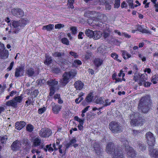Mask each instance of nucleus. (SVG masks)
Here are the masks:
<instances>
[{
	"label": "nucleus",
	"instance_id": "774afa93",
	"mask_svg": "<svg viewBox=\"0 0 158 158\" xmlns=\"http://www.w3.org/2000/svg\"><path fill=\"white\" fill-rule=\"evenodd\" d=\"M76 141L77 140L73 138L70 141V143L72 146L73 144H74V143H75Z\"/></svg>",
	"mask_w": 158,
	"mask_h": 158
},
{
	"label": "nucleus",
	"instance_id": "0eeeda50",
	"mask_svg": "<svg viewBox=\"0 0 158 158\" xmlns=\"http://www.w3.org/2000/svg\"><path fill=\"white\" fill-rule=\"evenodd\" d=\"M150 98L148 96L143 97L139 101L138 105V108H142L144 106H149L150 103Z\"/></svg>",
	"mask_w": 158,
	"mask_h": 158
},
{
	"label": "nucleus",
	"instance_id": "1a4fd4ad",
	"mask_svg": "<svg viewBox=\"0 0 158 158\" xmlns=\"http://www.w3.org/2000/svg\"><path fill=\"white\" fill-rule=\"evenodd\" d=\"M39 135L42 137H48L52 134L51 130L46 128H42L39 131Z\"/></svg>",
	"mask_w": 158,
	"mask_h": 158
},
{
	"label": "nucleus",
	"instance_id": "f704fd0d",
	"mask_svg": "<svg viewBox=\"0 0 158 158\" xmlns=\"http://www.w3.org/2000/svg\"><path fill=\"white\" fill-rule=\"evenodd\" d=\"M122 52L123 58L124 59H128L131 56V55L128 53L126 51L123 50L122 51Z\"/></svg>",
	"mask_w": 158,
	"mask_h": 158
},
{
	"label": "nucleus",
	"instance_id": "09e8293b",
	"mask_svg": "<svg viewBox=\"0 0 158 158\" xmlns=\"http://www.w3.org/2000/svg\"><path fill=\"white\" fill-rule=\"evenodd\" d=\"M120 5V0H115L114 2V7L115 8H118Z\"/></svg>",
	"mask_w": 158,
	"mask_h": 158
},
{
	"label": "nucleus",
	"instance_id": "3c124183",
	"mask_svg": "<svg viewBox=\"0 0 158 158\" xmlns=\"http://www.w3.org/2000/svg\"><path fill=\"white\" fill-rule=\"evenodd\" d=\"M74 119L78 122L80 123H82V124H83L84 121V119H82L79 118L77 116H75L74 117Z\"/></svg>",
	"mask_w": 158,
	"mask_h": 158
},
{
	"label": "nucleus",
	"instance_id": "4d7b16f0",
	"mask_svg": "<svg viewBox=\"0 0 158 158\" xmlns=\"http://www.w3.org/2000/svg\"><path fill=\"white\" fill-rule=\"evenodd\" d=\"M71 30L72 31V34L74 35L77 33V28L75 27H71Z\"/></svg>",
	"mask_w": 158,
	"mask_h": 158
},
{
	"label": "nucleus",
	"instance_id": "cd10ccee",
	"mask_svg": "<svg viewBox=\"0 0 158 158\" xmlns=\"http://www.w3.org/2000/svg\"><path fill=\"white\" fill-rule=\"evenodd\" d=\"M54 25L52 24H49L47 25L44 26L42 27L43 30H47L48 31H50L54 28Z\"/></svg>",
	"mask_w": 158,
	"mask_h": 158
},
{
	"label": "nucleus",
	"instance_id": "de8ad7c7",
	"mask_svg": "<svg viewBox=\"0 0 158 158\" xmlns=\"http://www.w3.org/2000/svg\"><path fill=\"white\" fill-rule=\"evenodd\" d=\"M102 35L105 39L107 40L110 35V34L106 31H104L102 34Z\"/></svg>",
	"mask_w": 158,
	"mask_h": 158
},
{
	"label": "nucleus",
	"instance_id": "c03bdc74",
	"mask_svg": "<svg viewBox=\"0 0 158 158\" xmlns=\"http://www.w3.org/2000/svg\"><path fill=\"white\" fill-rule=\"evenodd\" d=\"M96 103L98 104H102L104 103V100L101 97L98 98L95 101Z\"/></svg>",
	"mask_w": 158,
	"mask_h": 158
},
{
	"label": "nucleus",
	"instance_id": "dca6fc26",
	"mask_svg": "<svg viewBox=\"0 0 158 158\" xmlns=\"http://www.w3.org/2000/svg\"><path fill=\"white\" fill-rule=\"evenodd\" d=\"M94 151L98 155H100L102 153V149L100 147L99 143H95L93 144Z\"/></svg>",
	"mask_w": 158,
	"mask_h": 158
},
{
	"label": "nucleus",
	"instance_id": "4c0bfd02",
	"mask_svg": "<svg viewBox=\"0 0 158 158\" xmlns=\"http://www.w3.org/2000/svg\"><path fill=\"white\" fill-rule=\"evenodd\" d=\"M33 126L31 124H28L26 126V130L29 132H31L33 130Z\"/></svg>",
	"mask_w": 158,
	"mask_h": 158
},
{
	"label": "nucleus",
	"instance_id": "58836bf2",
	"mask_svg": "<svg viewBox=\"0 0 158 158\" xmlns=\"http://www.w3.org/2000/svg\"><path fill=\"white\" fill-rule=\"evenodd\" d=\"M81 62L80 60H76L74 61L73 65V66L77 67L78 65H81Z\"/></svg>",
	"mask_w": 158,
	"mask_h": 158
},
{
	"label": "nucleus",
	"instance_id": "ddd939ff",
	"mask_svg": "<svg viewBox=\"0 0 158 158\" xmlns=\"http://www.w3.org/2000/svg\"><path fill=\"white\" fill-rule=\"evenodd\" d=\"M11 12L14 16L17 17H21L24 15V13L20 9L14 8L11 10Z\"/></svg>",
	"mask_w": 158,
	"mask_h": 158
},
{
	"label": "nucleus",
	"instance_id": "052dcab7",
	"mask_svg": "<svg viewBox=\"0 0 158 158\" xmlns=\"http://www.w3.org/2000/svg\"><path fill=\"white\" fill-rule=\"evenodd\" d=\"M151 84V83L148 82V81H145L144 83H143V85L145 87H149L150 86V85Z\"/></svg>",
	"mask_w": 158,
	"mask_h": 158
},
{
	"label": "nucleus",
	"instance_id": "5701e85b",
	"mask_svg": "<svg viewBox=\"0 0 158 158\" xmlns=\"http://www.w3.org/2000/svg\"><path fill=\"white\" fill-rule=\"evenodd\" d=\"M103 63V60L100 58H97L94 59V64L97 67H99L101 66Z\"/></svg>",
	"mask_w": 158,
	"mask_h": 158
},
{
	"label": "nucleus",
	"instance_id": "2eb2a0df",
	"mask_svg": "<svg viewBox=\"0 0 158 158\" xmlns=\"http://www.w3.org/2000/svg\"><path fill=\"white\" fill-rule=\"evenodd\" d=\"M24 73V68L23 66H20L15 69V76L18 77L23 75Z\"/></svg>",
	"mask_w": 158,
	"mask_h": 158
},
{
	"label": "nucleus",
	"instance_id": "473e14b6",
	"mask_svg": "<svg viewBox=\"0 0 158 158\" xmlns=\"http://www.w3.org/2000/svg\"><path fill=\"white\" fill-rule=\"evenodd\" d=\"M138 146L139 148V149L142 151L145 150L146 148L145 145L142 142H139L138 143Z\"/></svg>",
	"mask_w": 158,
	"mask_h": 158
},
{
	"label": "nucleus",
	"instance_id": "49530a36",
	"mask_svg": "<svg viewBox=\"0 0 158 158\" xmlns=\"http://www.w3.org/2000/svg\"><path fill=\"white\" fill-rule=\"evenodd\" d=\"M139 74H137L135 73V75L133 79L135 81V82L138 81V80H139V79L140 76Z\"/></svg>",
	"mask_w": 158,
	"mask_h": 158
},
{
	"label": "nucleus",
	"instance_id": "f8f14e48",
	"mask_svg": "<svg viewBox=\"0 0 158 158\" xmlns=\"http://www.w3.org/2000/svg\"><path fill=\"white\" fill-rule=\"evenodd\" d=\"M32 146L35 147L40 146V148L42 149L44 147V144L39 137L35 138L33 140Z\"/></svg>",
	"mask_w": 158,
	"mask_h": 158
},
{
	"label": "nucleus",
	"instance_id": "b1692460",
	"mask_svg": "<svg viewBox=\"0 0 158 158\" xmlns=\"http://www.w3.org/2000/svg\"><path fill=\"white\" fill-rule=\"evenodd\" d=\"M137 31L141 32L143 33H147L151 34V32L148 30L144 29L143 27L141 25H139L137 26Z\"/></svg>",
	"mask_w": 158,
	"mask_h": 158
},
{
	"label": "nucleus",
	"instance_id": "bb28decb",
	"mask_svg": "<svg viewBox=\"0 0 158 158\" xmlns=\"http://www.w3.org/2000/svg\"><path fill=\"white\" fill-rule=\"evenodd\" d=\"M102 33L100 31H94L93 38L95 40L99 39L102 35Z\"/></svg>",
	"mask_w": 158,
	"mask_h": 158
},
{
	"label": "nucleus",
	"instance_id": "69168bd1",
	"mask_svg": "<svg viewBox=\"0 0 158 158\" xmlns=\"http://www.w3.org/2000/svg\"><path fill=\"white\" fill-rule=\"evenodd\" d=\"M110 103L111 102H109L108 99H106L105 101V104H104L103 106H106L110 105Z\"/></svg>",
	"mask_w": 158,
	"mask_h": 158
},
{
	"label": "nucleus",
	"instance_id": "6ab92c4d",
	"mask_svg": "<svg viewBox=\"0 0 158 158\" xmlns=\"http://www.w3.org/2000/svg\"><path fill=\"white\" fill-rule=\"evenodd\" d=\"M147 80V75L146 74H142L140 76L139 79V81L138 83L140 85H143V83L146 81Z\"/></svg>",
	"mask_w": 158,
	"mask_h": 158
},
{
	"label": "nucleus",
	"instance_id": "0e129e2a",
	"mask_svg": "<svg viewBox=\"0 0 158 158\" xmlns=\"http://www.w3.org/2000/svg\"><path fill=\"white\" fill-rule=\"evenodd\" d=\"M98 52L100 53H103L105 51V49L103 48L102 47H99L97 50Z\"/></svg>",
	"mask_w": 158,
	"mask_h": 158
},
{
	"label": "nucleus",
	"instance_id": "5fc2aeb1",
	"mask_svg": "<svg viewBox=\"0 0 158 158\" xmlns=\"http://www.w3.org/2000/svg\"><path fill=\"white\" fill-rule=\"evenodd\" d=\"M70 54L72 56H73L74 58H77L78 57V55L77 53L73 51H71L69 52Z\"/></svg>",
	"mask_w": 158,
	"mask_h": 158
},
{
	"label": "nucleus",
	"instance_id": "4468645a",
	"mask_svg": "<svg viewBox=\"0 0 158 158\" xmlns=\"http://www.w3.org/2000/svg\"><path fill=\"white\" fill-rule=\"evenodd\" d=\"M88 13L91 15H94V17L98 19L104 20L106 18V16L105 15L100 13H96L95 11H88Z\"/></svg>",
	"mask_w": 158,
	"mask_h": 158
},
{
	"label": "nucleus",
	"instance_id": "6e6d98bb",
	"mask_svg": "<svg viewBox=\"0 0 158 158\" xmlns=\"http://www.w3.org/2000/svg\"><path fill=\"white\" fill-rule=\"evenodd\" d=\"M141 132V130H133L132 133L134 135L136 136L139 135Z\"/></svg>",
	"mask_w": 158,
	"mask_h": 158
},
{
	"label": "nucleus",
	"instance_id": "9b49d317",
	"mask_svg": "<svg viewBox=\"0 0 158 158\" xmlns=\"http://www.w3.org/2000/svg\"><path fill=\"white\" fill-rule=\"evenodd\" d=\"M4 49V45L0 42V58L1 59H5L8 57V51Z\"/></svg>",
	"mask_w": 158,
	"mask_h": 158
},
{
	"label": "nucleus",
	"instance_id": "412c9836",
	"mask_svg": "<svg viewBox=\"0 0 158 158\" xmlns=\"http://www.w3.org/2000/svg\"><path fill=\"white\" fill-rule=\"evenodd\" d=\"M20 145V144L19 141H15L11 145V148L14 151L17 150L19 148Z\"/></svg>",
	"mask_w": 158,
	"mask_h": 158
},
{
	"label": "nucleus",
	"instance_id": "e2e57ef3",
	"mask_svg": "<svg viewBox=\"0 0 158 158\" xmlns=\"http://www.w3.org/2000/svg\"><path fill=\"white\" fill-rule=\"evenodd\" d=\"M84 36V33L82 32H80L78 35V38L79 39H82Z\"/></svg>",
	"mask_w": 158,
	"mask_h": 158
},
{
	"label": "nucleus",
	"instance_id": "c9c22d12",
	"mask_svg": "<svg viewBox=\"0 0 158 158\" xmlns=\"http://www.w3.org/2000/svg\"><path fill=\"white\" fill-rule=\"evenodd\" d=\"M52 55L55 57H60L64 56V53L62 52H55L52 53Z\"/></svg>",
	"mask_w": 158,
	"mask_h": 158
},
{
	"label": "nucleus",
	"instance_id": "680f3d73",
	"mask_svg": "<svg viewBox=\"0 0 158 158\" xmlns=\"http://www.w3.org/2000/svg\"><path fill=\"white\" fill-rule=\"evenodd\" d=\"M83 99V98H79L78 97L75 100V102L77 103L78 104L80 102H81L82 100Z\"/></svg>",
	"mask_w": 158,
	"mask_h": 158
},
{
	"label": "nucleus",
	"instance_id": "338daca9",
	"mask_svg": "<svg viewBox=\"0 0 158 158\" xmlns=\"http://www.w3.org/2000/svg\"><path fill=\"white\" fill-rule=\"evenodd\" d=\"M133 70L134 71H135V73H136L137 71L138 70V69L137 65L136 64H135L133 65Z\"/></svg>",
	"mask_w": 158,
	"mask_h": 158
},
{
	"label": "nucleus",
	"instance_id": "a19ab883",
	"mask_svg": "<svg viewBox=\"0 0 158 158\" xmlns=\"http://www.w3.org/2000/svg\"><path fill=\"white\" fill-rule=\"evenodd\" d=\"M111 56L115 60H116L120 62L121 61L118 59V56L115 53H113L111 54Z\"/></svg>",
	"mask_w": 158,
	"mask_h": 158
},
{
	"label": "nucleus",
	"instance_id": "603ef678",
	"mask_svg": "<svg viewBox=\"0 0 158 158\" xmlns=\"http://www.w3.org/2000/svg\"><path fill=\"white\" fill-rule=\"evenodd\" d=\"M152 82L153 84H155L157 83V81H158V77L156 76H154L152 80Z\"/></svg>",
	"mask_w": 158,
	"mask_h": 158
},
{
	"label": "nucleus",
	"instance_id": "423d86ee",
	"mask_svg": "<svg viewBox=\"0 0 158 158\" xmlns=\"http://www.w3.org/2000/svg\"><path fill=\"white\" fill-rule=\"evenodd\" d=\"M48 85L50 86V89L49 95L52 96L54 94L56 90V86L58 84V82L55 80L51 79L47 81Z\"/></svg>",
	"mask_w": 158,
	"mask_h": 158
},
{
	"label": "nucleus",
	"instance_id": "e433bc0d",
	"mask_svg": "<svg viewBox=\"0 0 158 158\" xmlns=\"http://www.w3.org/2000/svg\"><path fill=\"white\" fill-rule=\"evenodd\" d=\"M68 73L69 74L71 78L74 77L77 74V71L75 70H72Z\"/></svg>",
	"mask_w": 158,
	"mask_h": 158
},
{
	"label": "nucleus",
	"instance_id": "2f4dec72",
	"mask_svg": "<svg viewBox=\"0 0 158 158\" xmlns=\"http://www.w3.org/2000/svg\"><path fill=\"white\" fill-rule=\"evenodd\" d=\"M21 26V27L23 28L26 24L29 22V21L27 18L19 20Z\"/></svg>",
	"mask_w": 158,
	"mask_h": 158
},
{
	"label": "nucleus",
	"instance_id": "9d476101",
	"mask_svg": "<svg viewBox=\"0 0 158 158\" xmlns=\"http://www.w3.org/2000/svg\"><path fill=\"white\" fill-rule=\"evenodd\" d=\"M71 79L70 75L68 72H65L63 75V78L60 81L61 85L65 86L69 81V80Z\"/></svg>",
	"mask_w": 158,
	"mask_h": 158
},
{
	"label": "nucleus",
	"instance_id": "bf43d9fd",
	"mask_svg": "<svg viewBox=\"0 0 158 158\" xmlns=\"http://www.w3.org/2000/svg\"><path fill=\"white\" fill-rule=\"evenodd\" d=\"M64 25L61 24H57L55 25V28L56 29H60L62 27H64Z\"/></svg>",
	"mask_w": 158,
	"mask_h": 158
},
{
	"label": "nucleus",
	"instance_id": "393cba45",
	"mask_svg": "<svg viewBox=\"0 0 158 158\" xmlns=\"http://www.w3.org/2000/svg\"><path fill=\"white\" fill-rule=\"evenodd\" d=\"M26 73L28 76L31 77L35 75H37L38 74V73L35 72L34 69L32 68H29L27 70Z\"/></svg>",
	"mask_w": 158,
	"mask_h": 158
},
{
	"label": "nucleus",
	"instance_id": "c756f323",
	"mask_svg": "<svg viewBox=\"0 0 158 158\" xmlns=\"http://www.w3.org/2000/svg\"><path fill=\"white\" fill-rule=\"evenodd\" d=\"M94 31H92L89 29H86L85 31V33L86 35L89 38L93 37L94 36Z\"/></svg>",
	"mask_w": 158,
	"mask_h": 158
},
{
	"label": "nucleus",
	"instance_id": "37998d69",
	"mask_svg": "<svg viewBox=\"0 0 158 158\" xmlns=\"http://www.w3.org/2000/svg\"><path fill=\"white\" fill-rule=\"evenodd\" d=\"M61 42L64 44L68 45H69V41L68 39L65 38H64L61 39Z\"/></svg>",
	"mask_w": 158,
	"mask_h": 158
},
{
	"label": "nucleus",
	"instance_id": "13d9d810",
	"mask_svg": "<svg viewBox=\"0 0 158 158\" xmlns=\"http://www.w3.org/2000/svg\"><path fill=\"white\" fill-rule=\"evenodd\" d=\"M46 110V108L44 107L42 108H40L38 110V113L39 114H42Z\"/></svg>",
	"mask_w": 158,
	"mask_h": 158
},
{
	"label": "nucleus",
	"instance_id": "72a5a7b5",
	"mask_svg": "<svg viewBox=\"0 0 158 158\" xmlns=\"http://www.w3.org/2000/svg\"><path fill=\"white\" fill-rule=\"evenodd\" d=\"M13 99L18 106V104L21 103L22 102L23 97L21 95L20 96L15 97Z\"/></svg>",
	"mask_w": 158,
	"mask_h": 158
},
{
	"label": "nucleus",
	"instance_id": "a18cd8bd",
	"mask_svg": "<svg viewBox=\"0 0 158 158\" xmlns=\"http://www.w3.org/2000/svg\"><path fill=\"white\" fill-rule=\"evenodd\" d=\"M37 82L39 85H42L46 83V81L44 79H39L37 81Z\"/></svg>",
	"mask_w": 158,
	"mask_h": 158
},
{
	"label": "nucleus",
	"instance_id": "7c9ffc66",
	"mask_svg": "<svg viewBox=\"0 0 158 158\" xmlns=\"http://www.w3.org/2000/svg\"><path fill=\"white\" fill-rule=\"evenodd\" d=\"M45 57L46 60L44 61V63L47 65H48L51 64L52 61L51 57L49 56L48 55L46 54Z\"/></svg>",
	"mask_w": 158,
	"mask_h": 158
},
{
	"label": "nucleus",
	"instance_id": "8fccbe9b",
	"mask_svg": "<svg viewBox=\"0 0 158 158\" xmlns=\"http://www.w3.org/2000/svg\"><path fill=\"white\" fill-rule=\"evenodd\" d=\"M32 98H28L26 102V105L25 106H28L29 105H30L32 102Z\"/></svg>",
	"mask_w": 158,
	"mask_h": 158
},
{
	"label": "nucleus",
	"instance_id": "f3484780",
	"mask_svg": "<svg viewBox=\"0 0 158 158\" xmlns=\"http://www.w3.org/2000/svg\"><path fill=\"white\" fill-rule=\"evenodd\" d=\"M149 153L150 156L153 158H158V150L153 149L152 148H149Z\"/></svg>",
	"mask_w": 158,
	"mask_h": 158
},
{
	"label": "nucleus",
	"instance_id": "6e6552de",
	"mask_svg": "<svg viewBox=\"0 0 158 158\" xmlns=\"http://www.w3.org/2000/svg\"><path fill=\"white\" fill-rule=\"evenodd\" d=\"M146 136L148 145L150 148H152L155 142V139L153 134L150 132H148L146 134Z\"/></svg>",
	"mask_w": 158,
	"mask_h": 158
},
{
	"label": "nucleus",
	"instance_id": "c85d7f7f",
	"mask_svg": "<svg viewBox=\"0 0 158 158\" xmlns=\"http://www.w3.org/2000/svg\"><path fill=\"white\" fill-rule=\"evenodd\" d=\"M94 99L93 94L92 93L89 94L85 98V101L89 103L92 102Z\"/></svg>",
	"mask_w": 158,
	"mask_h": 158
},
{
	"label": "nucleus",
	"instance_id": "7ed1b4c3",
	"mask_svg": "<svg viewBox=\"0 0 158 158\" xmlns=\"http://www.w3.org/2000/svg\"><path fill=\"white\" fill-rule=\"evenodd\" d=\"M131 124L132 125H141L145 122V120L139 116L138 113L131 114L130 115Z\"/></svg>",
	"mask_w": 158,
	"mask_h": 158
},
{
	"label": "nucleus",
	"instance_id": "ea45409f",
	"mask_svg": "<svg viewBox=\"0 0 158 158\" xmlns=\"http://www.w3.org/2000/svg\"><path fill=\"white\" fill-rule=\"evenodd\" d=\"M144 113H146L148 112L149 109V106H144L142 108H139Z\"/></svg>",
	"mask_w": 158,
	"mask_h": 158
},
{
	"label": "nucleus",
	"instance_id": "39448f33",
	"mask_svg": "<svg viewBox=\"0 0 158 158\" xmlns=\"http://www.w3.org/2000/svg\"><path fill=\"white\" fill-rule=\"evenodd\" d=\"M10 25L13 28L9 31L10 33L17 34L22 28L19 21H12Z\"/></svg>",
	"mask_w": 158,
	"mask_h": 158
},
{
	"label": "nucleus",
	"instance_id": "aec40b11",
	"mask_svg": "<svg viewBox=\"0 0 158 158\" xmlns=\"http://www.w3.org/2000/svg\"><path fill=\"white\" fill-rule=\"evenodd\" d=\"M74 87L77 90H80L83 87V83L81 81H78L75 82L74 84Z\"/></svg>",
	"mask_w": 158,
	"mask_h": 158
},
{
	"label": "nucleus",
	"instance_id": "20e7f679",
	"mask_svg": "<svg viewBox=\"0 0 158 158\" xmlns=\"http://www.w3.org/2000/svg\"><path fill=\"white\" fill-rule=\"evenodd\" d=\"M109 128L112 133H117L122 132L123 127L119 123L112 121L109 123Z\"/></svg>",
	"mask_w": 158,
	"mask_h": 158
},
{
	"label": "nucleus",
	"instance_id": "864d4df0",
	"mask_svg": "<svg viewBox=\"0 0 158 158\" xmlns=\"http://www.w3.org/2000/svg\"><path fill=\"white\" fill-rule=\"evenodd\" d=\"M126 1L128 3L129 5L131 8H133L134 7L133 6V0H126Z\"/></svg>",
	"mask_w": 158,
	"mask_h": 158
},
{
	"label": "nucleus",
	"instance_id": "4be33fe9",
	"mask_svg": "<svg viewBox=\"0 0 158 158\" xmlns=\"http://www.w3.org/2000/svg\"><path fill=\"white\" fill-rule=\"evenodd\" d=\"M6 105L8 106H11L14 108H17L18 106L16 102L13 98L11 100L8 101L6 103Z\"/></svg>",
	"mask_w": 158,
	"mask_h": 158
},
{
	"label": "nucleus",
	"instance_id": "a211bd4d",
	"mask_svg": "<svg viewBox=\"0 0 158 158\" xmlns=\"http://www.w3.org/2000/svg\"><path fill=\"white\" fill-rule=\"evenodd\" d=\"M26 125L24 121L17 122L15 123V128L18 130H20Z\"/></svg>",
	"mask_w": 158,
	"mask_h": 158
},
{
	"label": "nucleus",
	"instance_id": "79ce46f5",
	"mask_svg": "<svg viewBox=\"0 0 158 158\" xmlns=\"http://www.w3.org/2000/svg\"><path fill=\"white\" fill-rule=\"evenodd\" d=\"M8 139L6 136L2 137L0 139V141L2 143L5 144Z\"/></svg>",
	"mask_w": 158,
	"mask_h": 158
},
{
	"label": "nucleus",
	"instance_id": "a878e982",
	"mask_svg": "<svg viewBox=\"0 0 158 158\" xmlns=\"http://www.w3.org/2000/svg\"><path fill=\"white\" fill-rule=\"evenodd\" d=\"M61 109V107L59 105L54 103V105L52 107V110L54 113L56 114H58Z\"/></svg>",
	"mask_w": 158,
	"mask_h": 158
},
{
	"label": "nucleus",
	"instance_id": "f257e3e1",
	"mask_svg": "<svg viewBox=\"0 0 158 158\" xmlns=\"http://www.w3.org/2000/svg\"><path fill=\"white\" fill-rule=\"evenodd\" d=\"M106 151L107 153L113 155L112 158H124L121 148L117 147L112 143L107 144Z\"/></svg>",
	"mask_w": 158,
	"mask_h": 158
},
{
	"label": "nucleus",
	"instance_id": "f03ea898",
	"mask_svg": "<svg viewBox=\"0 0 158 158\" xmlns=\"http://www.w3.org/2000/svg\"><path fill=\"white\" fill-rule=\"evenodd\" d=\"M121 141L123 145L125 147V151L127 157L128 158H135L136 154L133 149L129 145V142L126 138H122Z\"/></svg>",
	"mask_w": 158,
	"mask_h": 158
}]
</instances>
